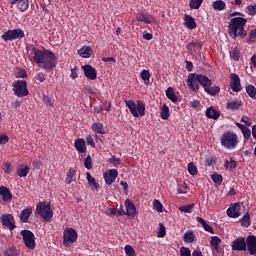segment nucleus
Returning a JSON list of instances; mask_svg holds the SVG:
<instances>
[{
  "label": "nucleus",
  "mask_w": 256,
  "mask_h": 256,
  "mask_svg": "<svg viewBox=\"0 0 256 256\" xmlns=\"http://www.w3.org/2000/svg\"><path fill=\"white\" fill-rule=\"evenodd\" d=\"M110 215H114L115 217H123V215H125V211L121 212V210L117 208H110Z\"/></svg>",
  "instance_id": "54"
},
{
  "label": "nucleus",
  "mask_w": 256,
  "mask_h": 256,
  "mask_svg": "<svg viewBox=\"0 0 256 256\" xmlns=\"http://www.w3.org/2000/svg\"><path fill=\"white\" fill-rule=\"evenodd\" d=\"M26 51L28 53L31 51L33 56L30 58V61L42 67L44 71H53L57 67V56L53 51L47 49L41 50L33 45L28 46Z\"/></svg>",
  "instance_id": "1"
},
{
  "label": "nucleus",
  "mask_w": 256,
  "mask_h": 256,
  "mask_svg": "<svg viewBox=\"0 0 256 256\" xmlns=\"http://www.w3.org/2000/svg\"><path fill=\"white\" fill-rule=\"evenodd\" d=\"M3 170L6 173V175H9L13 172V166H11L10 163L6 162L3 164Z\"/></svg>",
  "instance_id": "58"
},
{
  "label": "nucleus",
  "mask_w": 256,
  "mask_h": 256,
  "mask_svg": "<svg viewBox=\"0 0 256 256\" xmlns=\"http://www.w3.org/2000/svg\"><path fill=\"white\" fill-rule=\"evenodd\" d=\"M92 54L93 49H91V47L89 46H83L78 50V55H80V57H83L84 59H89V57H91Z\"/></svg>",
  "instance_id": "27"
},
{
  "label": "nucleus",
  "mask_w": 256,
  "mask_h": 256,
  "mask_svg": "<svg viewBox=\"0 0 256 256\" xmlns=\"http://www.w3.org/2000/svg\"><path fill=\"white\" fill-rule=\"evenodd\" d=\"M84 166L88 169V171L93 169V158H91V155H88L84 160Z\"/></svg>",
  "instance_id": "49"
},
{
  "label": "nucleus",
  "mask_w": 256,
  "mask_h": 256,
  "mask_svg": "<svg viewBox=\"0 0 256 256\" xmlns=\"http://www.w3.org/2000/svg\"><path fill=\"white\" fill-rule=\"evenodd\" d=\"M246 25H247V19L243 17L232 18L228 26L230 37L232 39H237V37H240L241 39H245V37H247V32L245 30Z\"/></svg>",
  "instance_id": "2"
},
{
  "label": "nucleus",
  "mask_w": 256,
  "mask_h": 256,
  "mask_svg": "<svg viewBox=\"0 0 256 256\" xmlns=\"http://www.w3.org/2000/svg\"><path fill=\"white\" fill-rule=\"evenodd\" d=\"M87 181L90 187H94L96 191H99V183L91 176V173L87 172Z\"/></svg>",
  "instance_id": "38"
},
{
  "label": "nucleus",
  "mask_w": 256,
  "mask_h": 256,
  "mask_svg": "<svg viewBox=\"0 0 256 256\" xmlns=\"http://www.w3.org/2000/svg\"><path fill=\"white\" fill-rule=\"evenodd\" d=\"M140 75L141 79L145 81V84L147 85V82L151 79V72H149V70H143Z\"/></svg>",
  "instance_id": "48"
},
{
  "label": "nucleus",
  "mask_w": 256,
  "mask_h": 256,
  "mask_svg": "<svg viewBox=\"0 0 256 256\" xmlns=\"http://www.w3.org/2000/svg\"><path fill=\"white\" fill-rule=\"evenodd\" d=\"M199 105H201V101L199 100H192L189 103V106L192 107V109H198Z\"/></svg>",
  "instance_id": "61"
},
{
  "label": "nucleus",
  "mask_w": 256,
  "mask_h": 256,
  "mask_svg": "<svg viewBox=\"0 0 256 256\" xmlns=\"http://www.w3.org/2000/svg\"><path fill=\"white\" fill-rule=\"evenodd\" d=\"M242 134L245 141H249V139H251V129H249L247 126L242 130Z\"/></svg>",
  "instance_id": "56"
},
{
  "label": "nucleus",
  "mask_w": 256,
  "mask_h": 256,
  "mask_svg": "<svg viewBox=\"0 0 256 256\" xmlns=\"http://www.w3.org/2000/svg\"><path fill=\"white\" fill-rule=\"evenodd\" d=\"M211 179L213 181V183H215V185L219 186L223 183V176H221L220 174H213L211 176Z\"/></svg>",
  "instance_id": "47"
},
{
  "label": "nucleus",
  "mask_w": 256,
  "mask_h": 256,
  "mask_svg": "<svg viewBox=\"0 0 256 256\" xmlns=\"http://www.w3.org/2000/svg\"><path fill=\"white\" fill-rule=\"evenodd\" d=\"M199 85H201L205 91L207 87L213 85V81L203 74L190 73L187 79V86L189 89L194 91V93H197V91H199Z\"/></svg>",
  "instance_id": "3"
},
{
  "label": "nucleus",
  "mask_w": 256,
  "mask_h": 256,
  "mask_svg": "<svg viewBox=\"0 0 256 256\" xmlns=\"http://www.w3.org/2000/svg\"><path fill=\"white\" fill-rule=\"evenodd\" d=\"M167 234V231L165 230V225L163 223H159V231L157 233V237L163 238Z\"/></svg>",
  "instance_id": "53"
},
{
  "label": "nucleus",
  "mask_w": 256,
  "mask_h": 256,
  "mask_svg": "<svg viewBox=\"0 0 256 256\" xmlns=\"http://www.w3.org/2000/svg\"><path fill=\"white\" fill-rule=\"evenodd\" d=\"M232 251H247V242L245 241V237L236 238L231 243Z\"/></svg>",
  "instance_id": "12"
},
{
  "label": "nucleus",
  "mask_w": 256,
  "mask_h": 256,
  "mask_svg": "<svg viewBox=\"0 0 256 256\" xmlns=\"http://www.w3.org/2000/svg\"><path fill=\"white\" fill-rule=\"evenodd\" d=\"M125 105L133 117H145V104H143V101L138 100L135 103L133 100H126Z\"/></svg>",
  "instance_id": "4"
},
{
  "label": "nucleus",
  "mask_w": 256,
  "mask_h": 256,
  "mask_svg": "<svg viewBox=\"0 0 256 256\" xmlns=\"http://www.w3.org/2000/svg\"><path fill=\"white\" fill-rule=\"evenodd\" d=\"M92 130L95 133H99L100 135H105V129L103 128V124L99 122H95L92 124Z\"/></svg>",
  "instance_id": "36"
},
{
  "label": "nucleus",
  "mask_w": 256,
  "mask_h": 256,
  "mask_svg": "<svg viewBox=\"0 0 256 256\" xmlns=\"http://www.w3.org/2000/svg\"><path fill=\"white\" fill-rule=\"evenodd\" d=\"M206 117L208 119L216 120L218 117H221V113H219V111L215 110V108H213V106H210L206 110Z\"/></svg>",
  "instance_id": "28"
},
{
  "label": "nucleus",
  "mask_w": 256,
  "mask_h": 256,
  "mask_svg": "<svg viewBox=\"0 0 256 256\" xmlns=\"http://www.w3.org/2000/svg\"><path fill=\"white\" fill-rule=\"evenodd\" d=\"M160 117L161 119H163L164 121H167V119H169V117H171V113L169 112V106H167V104H163L160 107Z\"/></svg>",
  "instance_id": "30"
},
{
  "label": "nucleus",
  "mask_w": 256,
  "mask_h": 256,
  "mask_svg": "<svg viewBox=\"0 0 256 256\" xmlns=\"http://www.w3.org/2000/svg\"><path fill=\"white\" fill-rule=\"evenodd\" d=\"M230 55L234 61H239L241 54L239 53V49L233 48V50L230 52Z\"/></svg>",
  "instance_id": "55"
},
{
  "label": "nucleus",
  "mask_w": 256,
  "mask_h": 256,
  "mask_svg": "<svg viewBox=\"0 0 256 256\" xmlns=\"http://www.w3.org/2000/svg\"><path fill=\"white\" fill-rule=\"evenodd\" d=\"M36 213L44 219L46 223H49L53 219V210L51 206L45 202H39L36 206Z\"/></svg>",
  "instance_id": "6"
},
{
  "label": "nucleus",
  "mask_w": 256,
  "mask_h": 256,
  "mask_svg": "<svg viewBox=\"0 0 256 256\" xmlns=\"http://www.w3.org/2000/svg\"><path fill=\"white\" fill-rule=\"evenodd\" d=\"M180 256H191V249L185 246H182L180 248Z\"/></svg>",
  "instance_id": "59"
},
{
  "label": "nucleus",
  "mask_w": 256,
  "mask_h": 256,
  "mask_svg": "<svg viewBox=\"0 0 256 256\" xmlns=\"http://www.w3.org/2000/svg\"><path fill=\"white\" fill-rule=\"evenodd\" d=\"M18 177H27L29 175V166H20L17 170Z\"/></svg>",
  "instance_id": "41"
},
{
  "label": "nucleus",
  "mask_w": 256,
  "mask_h": 256,
  "mask_svg": "<svg viewBox=\"0 0 256 256\" xmlns=\"http://www.w3.org/2000/svg\"><path fill=\"white\" fill-rule=\"evenodd\" d=\"M184 24L186 25L187 29H195L197 27V22H195V18H193L189 14L184 15Z\"/></svg>",
  "instance_id": "24"
},
{
  "label": "nucleus",
  "mask_w": 256,
  "mask_h": 256,
  "mask_svg": "<svg viewBox=\"0 0 256 256\" xmlns=\"http://www.w3.org/2000/svg\"><path fill=\"white\" fill-rule=\"evenodd\" d=\"M153 208L158 213H163V204H161V202L159 200H154Z\"/></svg>",
  "instance_id": "52"
},
{
  "label": "nucleus",
  "mask_w": 256,
  "mask_h": 256,
  "mask_svg": "<svg viewBox=\"0 0 256 256\" xmlns=\"http://www.w3.org/2000/svg\"><path fill=\"white\" fill-rule=\"evenodd\" d=\"M76 176H77V170H75L73 168H70L69 172H68V174L66 176V183H67V185H71V183H73V181H75Z\"/></svg>",
  "instance_id": "32"
},
{
  "label": "nucleus",
  "mask_w": 256,
  "mask_h": 256,
  "mask_svg": "<svg viewBox=\"0 0 256 256\" xmlns=\"http://www.w3.org/2000/svg\"><path fill=\"white\" fill-rule=\"evenodd\" d=\"M220 143L225 149H235L239 143V139L237 134L226 132L221 136Z\"/></svg>",
  "instance_id": "5"
},
{
  "label": "nucleus",
  "mask_w": 256,
  "mask_h": 256,
  "mask_svg": "<svg viewBox=\"0 0 256 256\" xmlns=\"http://www.w3.org/2000/svg\"><path fill=\"white\" fill-rule=\"evenodd\" d=\"M196 221H197L198 223H200V225H202L204 231H207V233H211L212 235H215V230H213V227H211V225H209V224L207 223V221H205V219H203V218L197 216V217H196Z\"/></svg>",
  "instance_id": "25"
},
{
  "label": "nucleus",
  "mask_w": 256,
  "mask_h": 256,
  "mask_svg": "<svg viewBox=\"0 0 256 256\" xmlns=\"http://www.w3.org/2000/svg\"><path fill=\"white\" fill-rule=\"evenodd\" d=\"M74 147L78 153H87V146L85 144V139L78 138L74 142Z\"/></svg>",
  "instance_id": "20"
},
{
  "label": "nucleus",
  "mask_w": 256,
  "mask_h": 256,
  "mask_svg": "<svg viewBox=\"0 0 256 256\" xmlns=\"http://www.w3.org/2000/svg\"><path fill=\"white\" fill-rule=\"evenodd\" d=\"M184 242L185 243L195 242V234L193 233V231H187L184 233Z\"/></svg>",
  "instance_id": "40"
},
{
  "label": "nucleus",
  "mask_w": 256,
  "mask_h": 256,
  "mask_svg": "<svg viewBox=\"0 0 256 256\" xmlns=\"http://www.w3.org/2000/svg\"><path fill=\"white\" fill-rule=\"evenodd\" d=\"M243 107V102L241 100L228 101L226 104V109L228 111H239Z\"/></svg>",
  "instance_id": "22"
},
{
  "label": "nucleus",
  "mask_w": 256,
  "mask_h": 256,
  "mask_svg": "<svg viewBox=\"0 0 256 256\" xmlns=\"http://www.w3.org/2000/svg\"><path fill=\"white\" fill-rule=\"evenodd\" d=\"M230 87L232 89V91H234V93H239V91H241V89H243L241 87V78H239V75L232 73L230 75Z\"/></svg>",
  "instance_id": "15"
},
{
  "label": "nucleus",
  "mask_w": 256,
  "mask_h": 256,
  "mask_svg": "<svg viewBox=\"0 0 256 256\" xmlns=\"http://www.w3.org/2000/svg\"><path fill=\"white\" fill-rule=\"evenodd\" d=\"M79 234L73 228H67L63 233V245L69 247L73 243H77Z\"/></svg>",
  "instance_id": "9"
},
{
  "label": "nucleus",
  "mask_w": 256,
  "mask_h": 256,
  "mask_svg": "<svg viewBox=\"0 0 256 256\" xmlns=\"http://www.w3.org/2000/svg\"><path fill=\"white\" fill-rule=\"evenodd\" d=\"M0 195L3 201H11L13 199V195L11 194V191L9 190V188L5 186H0Z\"/></svg>",
  "instance_id": "26"
},
{
  "label": "nucleus",
  "mask_w": 256,
  "mask_h": 256,
  "mask_svg": "<svg viewBox=\"0 0 256 256\" xmlns=\"http://www.w3.org/2000/svg\"><path fill=\"white\" fill-rule=\"evenodd\" d=\"M208 95H211L212 97H215V95H219V91H221V88L219 86H213V87H207L204 90Z\"/></svg>",
  "instance_id": "39"
},
{
  "label": "nucleus",
  "mask_w": 256,
  "mask_h": 256,
  "mask_svg": "<svg viewBox=\"0 0 256 256\" xmlns=\"http://www.w3.org/2000/svg\"><path fill=\"white\" fill-rule=\"evenodd\" d=\"M86 143L87 145H91L93 148H95V140H93V136L88 135L86 137Z\"/></svg>",
  "instance_id": "63"
},
{
  "label": "nucleus",
  "mask_w": 256,
  "mask_h": 256,
  "mask_svg": "<svg viewBox=\"0 0 256 256\" xmlns=\"http://www.w3.org/2000/svg\"><path fill=\"white\" fill-rule=\"evenodd\" d=\"M241 123H244L246 127H251V125H253L251 121H249V116H243L241 118Z\"/></svg>",
  "instance_id": "62"
},
{
  "label": "nucleus",
  "mask_w": 256,
  "mask_h": 256,
  "mask_svg": "<svg viewBox=\"0 0 256 256\" xmlns=\"http://www.w3.org/2000/svg\"><path fill=\"white\" fill-rule=\"evenodd\" d=\"M33 214V208L27 207L23 209L20 213V221L21 223H27L29 221V217Z\"/></svg>",
  "instance_id": "23"
},
{
  "label": "nucleus",
  "mask_w": 256,
  "mask_h": 256,
  "mask_svg": "<svg viewBox=\"0 0 256 256\" xmlns=\"http://www.w3.org/2000/svg\"><path fill=\"white\" fill-rule=\"evenodd\" d=\"M3 227H6L9 231H15L17 227L15 225V217L11 214H2L0 217Z\"/></svg>",
  "instance_id": "11"
},
{
  "label": "nucleus",
  "mask_w": 256,
  "mask_h": 256,
  "mask_svg": "<svg viewBox=\"0 0 256 256\" xmlns=\"http://www.w3.org/2000/svg\"><path fill=\"white\" fill-rule=\"evenodd\" d=\"M212 7L215 11H223L227 7V4L223 0H216L213 2Z\"/></svg>",
  "instance_id": "34"
},
{
  "label": "nucleus",
  "mask_w": 256,
  "mask_h": 256,
  "mask_svg": "<svg viewBox=\"0 0 256 256\" xmlns=\"http://www.w3.org/2000/svg\"><path fill=\"white\" fill-rule=\"evenodd\" d=\"M248 15L255 17L256 15V4L247 6Z\"/></svg>",
  "instance_id": "57"
},
{
  "label": "nucleus",
  "mask_w": 256,
  "mask_h": 256,
  "mask_svg": "<svg viewBox=\"0 0 256 256\" xmlns=\"http://www.w3.org/2000/svg\"><path fill=\"white\" fill-rule=\"evenodd\" d=\"M109 163H112V165H120L121 164V160L115 156H112L109 159Z\"/></svg>",
  "instance_id": "64"
},
{
  "label": "nucleus",
  "mask_w": 256,
  "mask_h": 256,
  "mask_svg": "<svg viewBox=\"0 0 256 256\" xmlns=\"http://www.w3.org/2000/svg\"><path fill=\"white\" fill-rule=\"evenodd\" d=\"M242 227H251V216L249 212L243 215L242 219L240 220Z\"/></svg>",
  "instance_id": "37"
},
{
  "label": "nucleus",
  "mask_w": 256,
  "mask_h": 256,
  "mask_svg": "<svg viewBox=\"0 0 256 256\" xmlns=\"http://www.w3.org/2000/svg\"><path fill=\"white\" fill-rule=\"evenodd\" d=\"M16 79H26L27 77V70L25 69H18V71L15 73Z\"/></svg>",
  "instance_id": "51"
},
{
  "label": "nucleus",
  "mask_w": 256,
  "mask_h": 256,
  "mask_svg": "<svg viewBox=\"0 0 256 256\" xmlns=\"http://www.w3.org/2000/svg\"><path fill=\"white\" fill-rule=\"evenodd\" d=\"M136 20L140 23H146V25H151V23L155 21V18L153 16H149V14L140 13L136 15Z\"/></svg>",
  "instance_id": "21"
},
{
  "label": "nucleus",
  "mask_w": 256,
  "mask_h": 256,
  "mask_svg": "<svg viewBox=\"0 0 256 256\" xmlns=\"http://www.w3.org/2000/svg\"><path fill=\"white\" fill-rule=\"evenodd\" d=\"M194 207H195V204L180 206L179 211H181L182 213H192Z\"/></svg>",
  "instance_id": "44"
},
{
  "label": "nucleus",
  "mask_w": 256,
  "mask_h": 256,
  "mask_svg": "<svg viewBox=\"0 0 256 256\" xmlns=\"http://www.w3.org/2000/svg\"><path fill=\"white\" fill-rule=\"evenodd\" d=\"M1 37L6 43L7 41H17L25 37V31H23L21 28L7 30L2 34Z\"/></svg>",
  "instance_id": "7"
},
{
  "label": "nucleus",
  "mask_w": 256,
  "mask_h": 256,
  "mask_svg": "<svg viewBox=\"0 0 256 256\" xmlns=\"http://www.w3.org/2000/svg\"><path fill=\"white\" fill-rule=\"evenodd\" d=\"M246 93L250 99H254V101H256V88L254 85L249 84L246 86Z\"/></svg>",
  "instance_id": "35"
},
{
  "label": "nucleus",
  "mask_w": 256,
  "mask_h": 256,
  "mask_svg": "<svg viewBox=\"0 0 256 256\" xmlns=\"http://www.w3.org/2000/svg\"><path fill=\"white\" fill-rule=\"evenodd\" d=\"M85 77L90 79V81H95L97 79V70L91 65L82 66Z\"/></svg>",
  "instance_id": "16"
},
{
  "label": "nucleus",
  "mask_w": 256,
  "mask_h": 256,
  "mask_svg": "<svg viewBox=\"0 0 256 256\" xmlns=\"http://www.w3.org/2000/svg\"><path fill=\"white\" fill-rule=\"evenodd\" d=\"M21 236L24 241V245L25 247H27V249H31V250L35 249L37 245L35 244L36 238L33 232H31L30 230H22Z\"/></svg>",
  "instance_id": "10"
},
{
  "label": "nucleus",
  "mask_w": 256,
  "mask_h": 256,
  "mask_svg": "<svg viewBox=\"0 0 256 256\" xmlns=\"http://www.w3.org/2000/svg\"><path fill=\"white\" fill-rule=\"evenodd\" d=\"M125 207H126V211L124 215H127V217H132L137 213V208L135 207V204L131 202V200L126 199Z\"/></svg>",
  "instance_id": "19"
},
{
  "label": "nucleus",
  "mask_w": 256,
  "mask_h": 256,
  "mask_svg": "<svg viewBox=\"0 0 256 256\" xmlns=\"http://www.w3.org/2000/svg\"><path fill=\"white\" fill-rule=\"evenodd\" d=\"M219 245H221V238L218 236H211L210 246L213 251L219 253Z\"/></svg>",
  "instance_id": "29"
},
{
  "label": "nucleus",
  "mask_w": 256,
  "mask_h": 256,
  "mask_svg": "<svg viewBox=\"0 0 256 256\" xmlns=\"http://www.w3.org/2000/svg\"><path fill=\"white\" fill-rule=\"evenodd\" d=\"M11 5H16L18 11L25 13L29 9V0H10Z\"/></svg>",
  "instance_id": "18"
},
{
  "label": "nucleus",
  "mask_w": 256,
  "mask_h": 256,
  "mask_svg": "<svg viewBox=\"0 0 256 256\" xmlns=\"http://www.w3.org/2000/svg\"><path fill=\"white\" fill-rule=\"evenodd\" d=\"M188 173L192 175V177H195L197 173H199V170L197 169V166L193 162L188 163Z\"/></svg>",
  "instance_id": "43"
},
{
  "label": "nucleus",
  "mask_w": 256,
  "mask_h": 256,
  "mask_svg": "<svg viewBox=\"0 0 256 256\" xmlns=\"http://www.w3.org/2000/svg\"><path fill=\"white\" fill-rule=\"evenodd\" d=\"M12 91L16 97H27L29 95V90L27 89V81L17 80L12 84Z\"/></svg>",
  "instance_id": "8"
},
{
  "label": "nucleus",
  "mask_w": 256,
  "mask_h": 256,
  "mask_svg": "<svg viewBox=\"0 0 256 256\" xmlns=\"http://www.w3.org/2000/svg\"><path fill=\"white\" fill-rule=\"evenodd\" d=\"M103 177L106 185H113V183H115V179L119 177V171H117V169H111L108 172H105Z\"/></svg>",
  "instance_id": "14"
},
{
  "label": "nucleus",
  "mask_w": 256,
  "mask_h": 256,
  "mask_svg": "<svg viewBox=\"0 0 256 256\" xmlns=\"http://www.w3.org/2000/svg\"><path fill=\"white\" fill-rule=\"evenodd\" d=\"M124 251L127 256H137L135 249H133V246H131V245H126L124 248Z\"/></svg>",
  "instance_id": "50"
},
{
  "label": "nucleus",
  "mask_w": 256,
  "mask_h": 256,
  "mask_svg": "<svg viewBox=\"0 0 256 256\" xmlns=\"http://www.w3.org/2000/svg\"><path fill=\"white\" fill-rule=\"evenodd\" d=\"M246 249L250 255H256V236L250 235L246 239Z\"/></svg>",
  "instance_id": "17"
},
{
  "label": "nucleus",
  "mask_w": 256,
  "mask_h": 256,
  "mask_svg": "<svg viewBox=\"0 0 256 256\" xmlns=\"http://www.w3.org/2000/svg\"><path fill=\"white\" fill-rule=\"evenodd\" d=\"M228 217L232 219H237L241 216V205L239 203H233L226 211Z\"/></svg>",
  "instance_id": "13"
},
{
  "label": "nucleus",
  "mask_w": 256,
  "mask_h": 256,
  "mask_svg": "<svg viewBox=\"0 0 256 256\" xmlns=\"http://www.w3.org/2000/svg\"><path fill=\"white\" fill-rule=\"evenodd\" d=\"M224 165L226 169H229L230 171H233V169H237V162L233 159H231L230 161L226 160Z\"/></svg>",
  "instance_id": "45"
},
{
  "label": "nucleus",
  "mask_w": 256,
  "mask_h": 256,
  "mask_svg": "<svg viewBox=\"0 0 256 256\" xmlns=\"http://www.w3.org/2000/svg\"><path fill=\"white\" fill-rule=\"evenodd\" d=\"M166 97L172 101V103H177L179 101V98L177 97V94H175V90H173V87H169L166 90Z\"/></svg>",
  "instance_id": "31"
},
{
  "label": "nucleus",
  "mask_w": 256,
  "mask_h": 256,
  "mask_svg": "<svg viewBox=\"0 0 256 256\" xmlns=\"http://www.w3.org/2000/svg\"><path fill=\"white\" fill-rule=\"evenodd\" d=\"M5 256H19V250H17V247L12 246L8 248L6 251H4Z\"/></svg>",
  "instance_id": "42"
},
{
  "label": "nucleus",
  "mask_w": 256,
  "mask_h": 256,
  "mask_svg": "<svg viewBox=\"0 0 256 256\" xmlns=\"http://www.w3.org/2000/svg\"><path fill=\"white\" fill-rule=\"evenodd\" d=\"M195 48L203 49V42L201 41L189 42L187 46V50L189 51V53H193V51H195Z\"/></svg>",
  "instance_id": "33"
},
{
  "label": "nucleus",
  "mask_w": 256,
  "mask_h": 256,
  "mask_svg": "<svg viewBox=\"0 0 256 256\" xmlns=\"http://www.w3.org/2000/svg\"><path fill=\"white\" fill-rule=\"evenodd\" d=\"M255 39H256V29H252L249 32V40L248 43H255Z\"/></svg>",
  "instance_id": "60"
},
{
  "label": "nucleus",
  "mask_w": 256,
  "mask_h": 256,
  "mask_svg": "<svg viewBox=\"0 0 256 256\" xmlns=\"http://www.w3.org/2000/svg\"><path fill=\"white\" fill-rule=\"evenodd\" d=\"M203 4V0H190L189 7L190 9H199Z\"/></svg>",
  "instance_id": "46"
}]
</instances>
